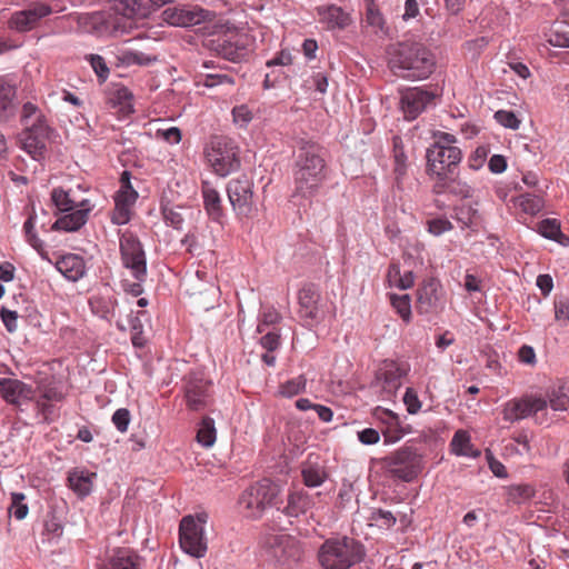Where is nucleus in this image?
<instances>
[{
  "instance_id": "50",
  "label": "nucleus",
  "mask_w": 569,
  "mask_h": 569,
  "mask_svg": "<svg viewBox=\"0 0 569 569\" xmlns=\"http://www.w3.org/2000/svg\"><path fill=\"white\" fill-rule=\"evenodd\" d=\"M538 232L551 240H557L562 233L557 219H543L538 223Z\"/></svg>"
},
{
  "instance_id": "5",
  "label": "nucleus",
  "mask_w": 569,
  "mask_h": 569,
  "mask_svg": "<svg viewBox=\"0 0 569 569\" xmlns=\"http://www.w3.org/2000/svg\"><path fill=\"white\" fill-rule=\"evenodd\" d=\"M260 546L267 557L284 567L297 563L303 555L300 541L287 533H266Z\"/></svg>"
},
{
  "instance_id": "54",
  "label": "nucleus",
  "mask_w": 569,
  "mask_h": 569,
  "mask_svg": "<svg viewBox=\"0 0 569 569\" xmlns=\"http://www.w3.org/2000/svg\"><path fill=\"white\" fill-rule=\"evenodd\" d=\"M156 58H151L150 56L140 52V51H124L122 52L121 61L127 66L138 64V66H147L150 62L154 61Z\"/></svg>"
},
{
  "instance_id": "34",
  "label": "nucleus",
  "mask_w": 569,
  "mask_h": 569,
  "mask_svg": "<svg viewBox=\"0 0 569 569\" xmlns=\"http://www.w3.org/2000/svg\"><path fill=\"white\" fill-rule=\"evenodd\" d=\"M399 142L400 139L393 137V174H396L398 183L406 177L408 170V157L405 154L403 148Z\"/></svg>"
},
{
  "instance_id": "59",
  "label": "nucleus",
  "mask_w": 569,
  "mask_h": 569,
  "mask_svg": "<svg viewBox=\"0 0 569 569\" xmlns=\"http://www.w3.org/2000/svg\"><path fill=\"white\" fill-rule=\"evenodd\" d=\"M130 419L131 417L129 410L126 408H120L114 411L111 420L117 430L123 433L128 430Z\"/></svg>"
},
{
  "instance_id": "48",
  "label": "nucleus",
  "mask_w": 569,
  "mask_h": 569,
  "mask_svg": "<svg viewBox=\"0 0 569 569\" xmlns=\"http://www.w3.org/2000/svg\"><path fill=\"white\" fill-rule=\"evenodd\" d=\"M366 2V21L368 24L382 30L383 29V17L375 2V0H365Z\"/></svg>"
},
{
  "instance_id": "55",
  "label": "nucleus",
  "mask_w": 569,
  "mask_h": 569,
  "mask_svg": "<svg viewBox=\"0 0 569 569\" xmlns=\"http://www.w3.org/2000/svg\"><path fill=\"white\" fill-rule=\"evenodd\" d=\"M408 413L416 415L420 411L422 402L420 401L417 391L413 388H407L402 397Z\"/></svg>"
},
{
  "instance_id": "61",
  "label": "nucleus",
  "mask_w": 569,
  "mask_h": 569,
  "mask_svg": "<svg viewBox=\"0 0 569 569\" xmlns=\"http://www.w3.org/2000/svg\"><path fill=\"white\" fill-rule=\"evenodd\" d=\"M88 60L96 74L100 79L106 80L109 74V68L107 67L104 59L99 54H90Z\"/></svg>"
},
{
  "instance_id": "28",
  "label": "nucleus",
  "mask_w": 569,
  "mask_h": 569,
  "mask_svg": "<svg viewBox=\"0 0 569 569\" xmlns=\"http://www.w3.org/2000/svg\"><path fill=\"white\" fill-rule=\"evenodd\" d=\"M117 300L109 292L97 293L89 299L91 311L102 319H109L113 316Z\"/></svg>"
},
{
  "instance_id": "51",
  "label": "nucleus",
  "mask_w": 569,
  "mask_h": 569,
  "mask_svg": "<svg viewBox=\"0 0 569 569\" xmlns=\"http://www.w3.org/2000/svg\"><path fill=\"white\" fill-rule=\"evenodd\" d=\"M411 300L410 296L405 293L401 296L393 295V309L408 323L411 320Z\"/></svg>"
},
{
  "instance_id": "25",
  "label": "nucleus",
  "mask_w": 569,
  "mask_h": 569,
  "mask_svg": "<svg viewBox=\"0 0 569 569\" xmlns=\"http://www.w3.org/2000/svg\"><path fill=\"white\" fill-rule=\"evenodd\" d=\"M316 11L319 21L329 30L345 29L351 23L350 14L336 4L320 6Z\"/></svg>"
},
{
  "instance_id": "1",
  "label": "nucleus",
  "mask_w": 569,
  "mask_h": 569,
  "mask_svg": "<svg viewBox=\"0 0 569 569\" xmlns=\"http://www.w3.org/2000/svg\"><path fill=\"white\" fill-rule=\"evenodd\" d=\"M328 178L323 148L313 141H301L293 167V197L312 199Z\"/></svg>"
},
{
  "instance_id": "22",
  "label": "nucleus",
  "mask_w": 569,
  "mask_h": 569,
  "mask_svg": "<svg viewBox=\"0 0 569 569\" xmlns=\"http://www.w3.org/2000/svg\"><path fill=\"white\" fill-rule=\"evenodd\" d=\"M17 83L9 76H0V123L16 113Z\"/></svg>"
},
{
  "instance_id": "64",
  "label": "nucleus",
  "mask_w": 569,
  "mask_h": 569,
  "mask_svg": "<svg viewBox=\"0 0 569 569\" xmlns=\"http://www.w3.org/2000/svg\"><path fill=\"white\" fill-rule=\"evenodd\" d=\"M1 320L9 332L17 330L18 315L16 311H11L2 308L0 311Z\"/></svg>"
},
{
  "instance_id": "49",
  "label": "nucleus",
  "mask_w": 569,
  "mask_h": 569,
  "mask_svg": "<svg viewBox=\"0 0 569 569\" xmlns=\"http://www.w3.org/2000/svg\"><path fill=\"white\" fill-rule=\"evenodd\" d=\"M263 508L271 505L274 498V489L268 482H259L250 487Z\"/></svg>"
},
{
  "instance_id": "11",
  "label": "nucleus",
  "mask_w": 569,
  "mask_h": 569,
  "mask_svg": "<svg viewBox=\"0 0 569 569\" xmlns=\"http://www.w3.org/2000/svg\"><path fill=\"white\" fill-rule=\"evenodd\" d=\"M546 409V398L537 395H526L508 400L502 407V418L511 423L529 417L538 419V413Z\"/></svg>"
},
{
  "instance_id": "26",
  "label": "nucleus",
  "mask_w": 569,
  "mask_h": 569,
  "mask_svg": "<svg viewBox=\"0 0 569 569\" xmlns=\"http://www.w3.org/2000/svg\"><path fill=\"white\" fill-rule=\"evenodd\" d=\"M56 267L67 279L77 281L84 276L86 263L83 258L78 254L69 253L61 257Z\"/></svg>"
},
{
  "instance_id": "23",
  "label": "nucleus",
  "mask_w": 569,
  "mask_h": 569,
  "mask_svg": "<svg viewBox=\"0 0 569 569\" xmlns=\"http://www.w3.org/2000/svg\"><path fill=\"white\" fill-rule=\"evenodd\" d=\"M0 395L7 402L19 405L21 400L33 398V389L18 379L1 378Z\"/></svg>"
},
{
  "instance_id": "12",
  "label": "nucleus",
  "mask_w": 569,
  "mask_h": 569,
  "mask_svg": "<svg viewBox=\"0 0 569 569\" xmlns=\"http://www.w3.org/2000/svg\"><path fill=\"white\" fill-rule=\"evenodd\" d=\"M229 201L238 216L250 217L256 210L253 182L244 174L231 179L227 186Z\"/></svg>"
},
{
  "instance_id": "27",
  "label": "nucleus",
  "mask_w": 569,
  "mask_h": 569,
  "mask_svg": "<svg viewBox=\"0 0 569 569\" xmlns=\"http://www.w3.org/2000/svg\"><path fill=\"white\" fill-rule=\"evenodd\" d=\"M96 478V472L76 468L69 472L68 482L73 492L79 497H86L91 492Z\"/></svg>"
},
{
  "instance_id": "6",
  "label": "nucleus",
  "mask_w": 569,
  "mask_h": 569,
  "mask_svg": "<svg viewBox=\"0 0 569 569\" xmlns=\"http://www.w3.org/2000/svg\"><path fill=\"white\" fill-rule=\"evenodd\" d=\"M206 157L212 170L220 177H227L240 167L239 149L228 137H214Z\"/></svg>"
},
{
  "instance_id": "39",
  "label": "nucleus",
  "mask_w": 569,
  "mask_h": 569,
  "mask_svg": "<svg viewBox=\"0 0 569 569\" xmlns=\"http://www.w3.org/2000/svg\"><path fill=\"white\" fill-rule=\"evenodd\" d=\"M120 181L121 188L117 192L114 200H119L133 206L138 198V192L130 183V173L128 171H123Z\"/></svg>"
},
{
  "instance_id": "41",
  "label": "nucleus",
  "mask_w": 569,
  "mask_h": 569,
  "mask_svg": "<svg viewBox=\"0 0 569 569\" xmlns=\"http://www.w3.org/2000/svg\"><path fill=\"white\" fill-rule=\"evenodd\" d=\"M26 495L22 492L11 493V503L8 509L9 513L12 515L17 520H23L29 512V507L24 502Z\"/></svg>"
},
{
  "instance_id": "3",
  "label": "nucleus",
  "mask_w": 569,
  "mask_h": 569,
  "mask_svg": "<svg viewBox=\"0 0 569 569\" xmlns=\"http://www.w3.org/2000/svg\"><path fill=\"white\" fill-rule=\"evenodd\" d=\"M433 54L421 43H400L393 51V76L417 81L427 79L435 70Z\"/></svg>"
},
{
  "instance_id": "4",
  "label": "nucleus",
  "mask_w": 569,
  "mask_h": 569,
  "mask_svg": "<svg viewBox=\"0 0 569 569\" xmlns=\"http://www.w3.org/2000/svg\"><path fill=\"white\" fill-rule=\"evenodd\" d=\"M365 556V546L347 536L325 540L318 551L319 562L325 569H349L361 562Z\"/></svg>"
},
{
  "instance_id": "58",
  "label": "nucleus",
  "mask_w": 569,
  "mask_h": 569,
  "mask_svg": "<svg viewBox=\"0 0 569 569\" xmlns=\"http://www.w3.org/2000/svg\"><path fill=\"white\" fill-rule=\"evenodd\" d=\"M162 213H163V218L168 224L172 226L174 229L182 228L184 219L178 208L168 207V206L163 207Z\"/></svg>"
},
{
  "instance_id": "10",
  "label": "nucleus",
  "mask_w": 569,
  "mask_h": 569,
  "mask_svg": "<svg viewBox=\"0 0 569 569\" xmlns=\"http://www.w3.org/2000/svg\"><path fill=\"white\" fill-rule=\"evenodd\" d=\"M179 543L181 549L194 558H203L208 550L204 529L196 525L193 516H184L179 525Z\"/></svg>"
},
{
  "instance_id": "37",
  "label": "nucleus",
  "mask_w": 569,
  "mask_h": 569,
  "mask_svg": "<svg viewBox=\"0 0 569 569\" xmlns=\"http://www.w3.org/2000/svg\"><path fill=\"white\" fill-rule=\"evenodd\" d=\"M197 84H202L207 88H213L217 86L228 84L230 87L234 86V78L224 72H212L199 74Z\"/></svg>"
},
{
  "instance_id": "13",
  "label": "nucleus",
  "mask_w": 569,
  "mask_h": 569,
  "mask_svg": "<svg viewBox=\"0 0 569 569\" xmlns=\"http://www.w3.org/2000/svg\"><path fill=\"white\" fill-rule=\"evenodd\" d=\"M216 18L213 11L202 9L198 6L169 7L163 10L162 19L176 27H193L202 22H210Z\"/></svg>"
},
{
  "instance_id": "46",
  "label": "nucleus",
  "mask_w": 569,
  "mask_h": 569,
  "mask_svg": "<svg viewBox=\"0 0 569 569\" xmlns=\"http://www.w3.org/2000/svg\"><path fill=\"white\" fill-rule=\"evenodd\" d=\"M112 569H138V557L129 551L118 552L111 560Z\"/></svg>"
},
{
  "instance_id": "24",
  "label": "nucleus",
  "mask_w": 569,
  "mask_h": 569,
  "mask_svg": "<svg viewBox=\"0 0 569 569\" xmlns=\"http://www.w3.org/2000/svg\"><path fill=\"white\" fill-rule=\"evenodd\" d=\"M301 477L307 487L316 488L327 480L328 472L318 456L309 455L301 465Z\"/></svg>"
},
{
  "instance_id": "7",
  "label": "nucleus",
  "mask_w": 569,
  "mask_h": 569,
  "mask_svg": "<svg viewBox=\"0 0 569 569\" xmlns=\"http://www.w3.org/2000/svg\"><path fill=\"white\" fill-rule=\"evenodd\" d=\"M119 250L122 266L137 280L147 278V259L138 236L130 230L119 231Z\"/></svg>"
},
{
  "instance_id": "14",
  "label": "nucleus",
  "mask_w": 569,
  "mask_h": 569,
  "mask_svg": "<svg viewBox=\"0 0 569 569\" xmlns=\"http://www.w3.org/2000/svg\"><path fill=\"white\" fill-rule=\"evenodd\" d=\"M52 131L49 124L23 127L19 134L20 148L34 160L43 159L47 152V142Z\"/></svg>"
},
{
  "instance_id": "57",
  "label": "nucleus",
  "mask_w": 569,
  "mask_h": 569,
  "mask_svg": "<svg viewBox=\"0 0 569 569\" xmlns=\"http://www.w3.org/2000/svg\"><path fill=\"white\" fill-rule=\"evenodd\" d=\"M231 113L233 122L240 127H246L253 118L252 111L247 104L233 107Z\"/></svg>"
},
{
  "instance_id": "21",
  "label": "nucleus",
  "mask_w": 569,
  "mask_h": 569,
  "mask_svg": "<svg viewBox=\"0 0 569 569\" xmlns=\"http://www.w3.org/2000/svg\"><path fill=\"white\" fill-rule=\"evenodd\" d=\"M92 207L88 200L81 201L73 210L60 217L52 224L53 230H63L68 232L79 230L88 220V213Z\"/></svg>"
},
{
  "instance_id": "29",
  "label": "nucleus",
  "mask_w": 569,
  "mask_h": 569,
  "mask_svg": "<svg viewBox=\"0 0 569 569\" xmlns=\"http://www.w3.org/2000/svg\"><path fill=\"white\" fill-rule=\"evenodd\" d=\"M202 197L204 209L209 217L216 221H219L223 214L221 198L219 192L209 186L208 182L202 184Z\"/></svg>"
},
{
  "instance_id": "45",
  "label": "nucleus",
  "mask_w": 569,
  "mask_h": 569,
  "mask_svg": "<svg viewBox=\"0 0 569 569\" xmlns=\"http://www.w3.org/2000/svg\"><path fill=\"white\" fill-rule=\"evenodd\" d=\"M51 200L61 212H68L77 207L69 193L62 188H54L51 192Z\"/></svg>"
},
{
  "instance_id": "42",
  "label": "nucleus",
  "mask_w": 569,
  "mask_h": 569,
  "mask_svg": "<svg viewBox=\"0 0 569 569\" xmlns=\"http://www.w3.org/2000/svg\"><path fill=\"white\" fill-rule=\"evenodd\" d=\"M555 320L561 327L569 323V298L566 296H556L553 301Z\"/></svg>"
},
{
  "instance_id": "35",
  "label": "nucleus",
  "mask_w": 569,
  "mask_h": 569,
  "mask_svg": "<svg viewBox=\"0 0 569 569\" xmlns=\"http://www.w3.org/2000/svg\"><path fill=\"white\" fill-rule=\"evenodd\" d=\"M239 503L248 517H259L264 510L250 487L241 495Z\"/></svg>"
},
{
  "instance_id": "32",
  "label": "nucleus",
  "mask_w": 569,
  "mask_h": 569,
  "mask_svg": "<svg viewBox=\"0 0 569 569\" xmlns=\"http://www.w3.org/2000/svg\"><path fill=\"white\" fill-rule=\"evenodd\" d=\"M20 121L23 127H28L30 124L34 126H46L48 124V120L43 112L32 102H26L22 106Z\"/></svg>"
},
{
  "instance_id": "62",
  "label": "nucleus",
  "mask_w": 569,
  "mask_h": 569,
  "mask_svg": "<svg viewBox=\"0 0 569 569\" xmlns=\"http://www.w3.org/2000/svg\"><path fill=\"white\" fill-rule=\"evenodd\" d=\"M488 154H489V149L487 147H485V146L478 147L469 158L470 168L473 170L480 169L483 166Z\"/></svg>"
},
{
  "instance_id": "40",
  "label": "nucleus",
  "mask_w": 569,
  "mask_h": 569,
  "mask_svg": "<svg viewBox=\"0 0 569 569\" xmlns=\"http://www.w3.org/2000/svg\"><path fill=\"white\" fill-rule=\"evenodd\" d=\"M307 379L305 376L295 377L279 386V395L286 398H292L306 389Z\"/></svg>"
},
{
  "instance_id": "9",
  "label": "nucleus",
  "mask_w": 569,
  "mask_h": 569,
  "mask_svg": "<svg viewBox=\"0 0 569 569\" xmlns=\"http://www.w3.org/2000/svg\"><path fill=\"white\" fill-rule=\"evenodd\" d=\"M212 383L203 372L193 371L184 377V401L189 410L201 411L212 402Z\"/></svg>"
},
{
  "instance_id": "2",
  "label": "nucleus",
  "mask_w": 569,
  "mask_h": 569,
  "mask_svg": "<svg viewBox=\"0 0 569 569\" xmlns=\"http://www.w3.org/2000/svg\"><path fill=\"white\" fill-rule=\"evenodd\" d=\"M432 142L427 148V172L440 180L453 174L462 159V151L457 146L455 134L436 130L431 134Z\"/></svg>"
},
{
  "instance_id": "8",
  "label": "nucleus",
  "mask_w": 569,
  "mask_h": 569,
  "mask_svg": "<svg viewBox=\"0 0 569 569\" xmlns=\"http://www.w3.org/2000/svg\"><path fill=\"white\" fill-rule=\"evenodd\" d=\"M248 42L247 33L227 30L211 34L203 44L223 59L239 61L247 54Z\"/></svg>"
},
{
  "instance_id": "33",
  "label": "nucleus",
  "mask_w": 569,
  "mask_h": 569,
  "mask_svg": "<svg viewBox=\"0 0 569 569\" xmlns=\"http://www.w3.org/2000/svg\"><path fill=\"white\" fill-rule=\"evenodd\" d=\"M546 396L547 406L553 411H566L569 408V395L563 386L550 388Z\"/></svg>"
},
{
  "instance_id": "20",
  "label": "nucleus",
  "mask_w": 569,
  "mask_h": 569,
  "mask_svg": "<svg viewBox=\"0 0 569 569\" xmlns=\"http://www.w3.org/2000/svg\"><path fill=\"white\" fill-rule=\"evenodd\" d=\"M441 300V284L435 278L423 281L417 293V309L420 313L433 311Z\"/></svg>"
},
{
  "instance_id": "30",
  "label": "nucleus",
  "mask_w": 569,
  "mask_h": 569,
  "mask_svg": "<svg viewBox=\"0 0 569 569\" xmlns=\"http://www.w3.org/2000/svg\"><path fill=\"white\" fill-rule=\"evenodd\" d=\"M311 497L303 491H296L288 496L286 512L290 517H298L311 507Z\"/></svg>"
},
{
  "instance_id": "36",
  "label": "nucleus",
  "mask_w": 569,
  "mask_h": 569,
  "mask_svg": "<svg viewBox=\"0 0 569 569\" xmlns=\"http://www.w3.org/2000/svg\"><path fill=\"white\" fill-rule=\"evenodd\" d=\"M197 440L206 448L211 447L216 442L214 421L210 417H204L197 432Z\"/></svg>"
},
{
  "instance_id": "17",
  "label": "nucleus",
  "mask_w": 569,
  "mask_h": 569,
  "mask_svg": "<svg viewBox=\"0 0 569 569\" xmlns=\"http://www.w3.org/2000/svg\"><path fill=\"white\" fill-rule=\"evenodd\" d=\"M419 466L420 457L410 447L399 449L393 453V477L410 481L417 476Z\"/></svg>"
},
{
  "instance_id": "43",
  "label": "nucleus",
  "mask_w": 569,
  "mask_h": 569,
  "mask_svg": "<svg viewBox=\"0 0 569 569\" xmlns=\"http://www.w3.org/2000/svg\"><path fill=\"white\" fill-rule=\"evenodd\" d=\"M281 319V315L273 307H267L260 313L257 331L263 333L268 327L279 323Z\"/></svg>"
},
{
  "instance_id": "16",
  "label": "nucleus",
  "mask_w": 569,
  "mask_h": 569,
  "mask_svg": "<svg viewBox=\"0 0 569 569\" xmlns=\"http://www.w3.org/2000/svg\"><path fill=\"white\" fill-rule=\"evenodd\" d=\"M433 94L419 87L400 91V109L407 120L416 119L432 101Z\"/></svg>"
},
{
  "instance_id": "18",
  "label": "nucleus",
  "mask_w": 569,
  "mask_h": 569,
  "mask_svg": "<svg viewBox=\"0 0 569 569\" xmlns=\"http://www.w3.org/2000/svg\"><path fill=\"white\" fill-rule=\"evenodd\" d=\"M299 315L310 323L318 322L322 317L320 293L315 286H305L299 291Z\"/></svg>"
},
{
  "instance_id": "52",
  "label": "nucleus",
  "mask_w": 569,
  "mask_h": 569,
  "mask_svg": "<svg viewBox=\"0 0 569 569\" xmlns=\"http://www.w3.org/2000/svg\"><path fill=\"white\" fill-rule=\"evenodd\" d=\"M451 448H452V451L456 453V455H469V449H470V436L468 435L467 431H463V430H458L452 440H451V443H450Z\"/></svg>"
},
{
  "instance_id": "38",
  "label": "nucleus",
  "mask_w": 569,
  "mask_h": 569,
  "mask_svg": "<svg viewBox=\"0 0 569 569\" xmlns=\"http://www.w3.org/2000/svg\"><path fill=\"white\" fill-rule=\"evenodd\" d=\"M536 495V490L533 486L523 483V485H513L508 488V500L515 503H523Z\"/></svg>"
},
{
  "instance_id": "63",
  "label": "nucleus",
  "mask_w": 569,
  "mask_h": 569,
  "mask_svg": "<svg viewBox=\"0 0 569 569\" xmlns=\"http://www.w3.org/2000/svg\"><path fill=\"white\" fill-rule=\"evenodd\" d=\"M393 442L400 440L403 436L411 432V426L409 423H405L403 420L399 417V415L393 412Z\"/></svg>"
},
{
  "instance_id": "19",
  "label": "nucleus",
  "mask_w": 569,
  "mask_h": 569,
  "mask_svg": "<svg viewBox=\"0 0 569 569\" xmlns=\"http://www.w3.org/2000/svg\"><path fill=\"white\" fill-rule=\"evenodd\" d=\"M166 4V0H113L112 9L123 17L146 18Z\"/></svg>"
},
{
  "instance_id": "15",
  "label": "nucleus",
  "mask_w": 569,
  "mask_h": 569,
  "mask_svg": "<svg viewBox=\"0 0 569 569\" xmlns=\"http://www.w3.org/2000/svg\"><path fill=\"white\" fill-rule=\"evenodd\" d=\"M52 8L43 1H32L23 10L17 11L10 19V26L17 31L26 32L32 30L38 22L50 16Z\"/></svg>"
},
{
  "instance_id": "53",
  "label": "nucleus",
  "mask_w": 569,
  "mask_h": 569,
  "mask_svg": "<svg viewBox=\"0 0 569 569\" xmlns=\"http://www.w3.org/2000/svg\"><path fill=\"white\" fill-rule=\"evenodd\" d=\"M260 345L269 352L276 351L280 347V332L278 329L267 330L261 333Z\"/></svg>"
},
{
  "instance_id": "31",
  "label": "nucleus",
  "mask_w": 569,
  "mask_h": 569,
  "mask_svg": "<svg viewBox=\"0 0 569 569\" xmlns=\"http://www.w3.org/2000/svg\"><path fill=\"white\" fill-rule=\"evenodd\" d=\"M513 203L525 213L535 216L543 208V199L532 193H522L513 198Z\"/></svg>"
},
{
  "instance_id": "44",
  "label": "nucleus",
  "mask_w": 569,
  "mask_h": 569,
  "mask_svg": "<svg viewBox=\"0 0 569 569\" xmlns=\"http://www.w3.org/2000/svg\"><path fill=\"white\" fill-rule=\"evenodd\" d=\"M132 204L114 200V209L111 212V222L118 226L126 224L131 219Z\"/></svg>"
},
{
  "instance_id": "47",
  "label": "nucleus",
  "mask_w": 569,
  "mask_h": 569,
  "mask_svg": "<svg viewBox=\"0 0 569 569\" xmlns=\"http://www.w3.org/2000/svg\"><path fill=\"white\" fill-rule=\"evenodd\" d=\"M34 227H36V217L33 214H31L23 223V231H24L26 239H27L28 243L32 248H34L39 253L42 254L43 244H42V241L38 238L37 233L34 232Z\"/></svg>"
},
{
  "instance_id": "56",
  "label": "nucleus",
  "mask_w": 569,
  "mask_h": 569,
  "mask_svg": "<svg viewBox=\"0 0 569 569\" xmlns=\"http://www.w3.org/2000/svg\"><path fill=\"white\" fill-rule=\"evenodd\" d=\"M428 231L438 237L453 229L452 223L447 218H433L427 221Z\"/></svg>"
},
{
  "instance_id": "60",
  "label": "nucleus",
  "mask_w": 569,
  "mask_h": 569,
  "mask_svg": "<svg viewBox=\"0 0 569 569\" xmlns=\"http://www.w3.org/2000/svg\"><path fill=\"white\" fill-rule=\"evenodd\" d=\"M496 120L506 128L518 129L520 120L511 111L499 110L495 114Z\"/></svg>"
}]
</instances>
